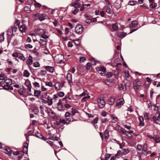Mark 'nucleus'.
<instances>
[{
  "instance_id": "1",
  "label": "nucleus",
  "mask_w": 160,
  "mask_h": 160,
  "mask_svg": "<svg viewBox=\"0 0 160 160\" xmlns=\"http://www.w3.org/2000/svg\"><path fill=\"white\" fill-rule=\"evenodd\" d=\"M54 60L58 63H63L64 62V57L62 54H58L55 56Z\"/></svg>"
},
{
  "instance_id": "2",
  "label": "nucleus",
  "mask_w": 160,
  "mask_h": 160,
  "mask_svg": "<svg viewBox=\"0 0 160 160\" xmlns=\"http://www.w3.org/2000/svg\"><path fill=\"white\" fill-rule=\"evenodd\" d=\"M142 83L141 81L135 80L133 82V88L136 92L139 87L141 85Z\"/></svg>"
},
{
  "instance_id": "3",
  "label": "nucleus",
  "mask_w": 160,
  "mask_h": 160,
  "mask_svg": "<svg viewBox=\"0 0 160 160\" xmlns=\"http://www.w3.org/2000/svg\"><path fill=\"white\" fill-rule=\"evenodd\" d=\"M5 83L4 85L2 86L3 88L6 90H8L9 89V86L12 84V80L10 79L6 78L5 81Z\"/></svg>"
},
{
  "instance_id": "4",
  "label": "nucleus",
  "mask_w": 160,
  "mask_h": 160,
  "mask_svg": "<svg viewBox=\"0 0 160 160\" xmlns=\"http://www.w3.org/2000/svg\"><path fill=\"white\" fill-rule=\"evenodd\" d=\"M75 30L77 33L81 34L83 32V28L82 25H78L76 27Z\"/></svg>"
},
{
  "instance_id": "5",
  "label": "nucleus",
  "mask_w": 160,
  "mask_h": 160,
  "mask_svg": "<svg viewBox=\"0 0 160 160\" xmlns=\"http://www.w3.org/2000/svg\"><path fill=\"white\" fill-rule=\"evenodd\" d=\"M98 105L100 108H102L105 107V102L103 99L101 98L98 99Z\"/></svg>"
},
{
  "instance_id": "6",
  "label": "nucleus",
  "mask_w": 160,
  "mask_h": 160,
  "mask_svg": "<svg viewBox=\"0 0 160 160\" xmlns=\"http://www.w3.org/2000/svg\"><path fill=\"white\" fill-rule=\"evenodd\" d=\"M35 17H37L38 18L39 20L42 21L44 20L45 19V17L46 15L45 14H42L40 13H37L34 15Z\"/></svg>"
},
{
  "instance_id": "7",
  "label": "nucleus",
  "mask_w": 160,
  "mask_h": 160,
  "mask_svg": "<svg viewBox=\"0 0 160 160\" xmlns=\"http://www.w3.org/2000/svg\"><path fill=\"white\" fill-rule=\"evenodd\" d=\"M57 108L58 110L60 111H64V108H63L62 104V102L61 99H59L58 102L57 103Z\"/></svg>"
},
{
  "instance_id": "8",
  "label": "nucleus",
  "mask_w": 160,
  "mask_h": 160,
  "mask_svg": "<svg viewBox=\"0 0 160 160\" xmlns=\"http://www.w3.org/2000/svg\"><path fill=\"white\" fill-rule=\"evenodd\" d=\"M124 99L123 98H121L117 101L116 106L120 108L121 106L124 103Z\"/></svg>"
},
{
  "instance_id": "9",
  "label": "nucleus",
  "mask_w": 160,
  "mask_h": 160,
  "mask_svg": "<svg viewBox=\"0 0 160 160\" xmlns=\"http://www.w3.org/2000/svg\"><path fill=\"white\" fill-rule=\"evenodd\" d=\"M33 62L32 58L30 56H29L28 60L27 61L26 63L29 68L30 67V66L32 65Z\"/></svg>"
},
{
  "instance_id": "10",
  "label": "nucleus",
  "mask_w": 160,
  "mask_h": 160,
  "mask_svg": "<svg viewBox=\"0 0 160 160\" xmlns=\"http://www.w3.org/2000/svg\"><path fill=\"white\" fill-rule=\"evenodd\" d=\"M79 1V0H76L72 4L71 6L76 8H79L80 6V4L78 2Z\"/></svg>"
},
{
  "instance_id": "11",
  "label": "nucleus",
  "mask_w": 160,
  "mask_h": 160,
  "mask_svg": "<svg viewBox=\"0 0 160 160\" xmlns=\"http://www.w3.org/2000/svg\"><path fill=\"white\" fill-rule=\"evenodd\" d=\"M152 119L153 120V123H157V121L160 122V115L159 114L158 117L154 116L152 117Z\"/></svg>"
},
{
  "instance_id": "12",
  "label": "nucleus",
  "mask_w": 160,
  "mask_h": 160,
  "mask_svg": "<svg viewBox=\"0 0 160 160\" xmlns=\"http://www.w3.org/2000/svg\"><path fill=\"white\" fill-rule=\"evenodd\" d=\"M45 69L47 71L51 73L53 72L54 71V69L53 67L48 66H46L45 67Z\"/></svg>"
},
{
  "instance_id": "13",
  "label": "nucleus",
  "mask_w": 160,
  "mask_h": 160,
  "mask_svg": "<svg viewBox=\"0 0 160 160\" xmlns=\"http://www.w3.org/2000/svg\"><path fill=\"white\" fill-rule=\"evenodd\" d=\"M67 78L70 84L72 82V75L70 73H68L67 75Z\"/></svg>"
},
{
  "instance_id": "14",
  "label": "nucleus",
  "mask_w": 160,
  "mask_h": 160,
  "mask_svg": "<svg viewBox=\"0 0 160 160\" xmlns=\"http://www.w3.org/2000/svg\"><path fill=\"white\" fill-rule=\"evenodd\" d=\"M28 143L27 142H25L24 143L23 147V152L26 153L28 151Z\"/></svg>"
},
{
  "instance_id": "15",
  "label": "nucleus",
  "mask_w": 160,
  "mask_h": 160,
  "mask_svg": "<svg viewBox=\"0 0 160 160\" xmlns=\"http://www.w3.org/2000/svg\"><path fill=\"white\" fill-rule=\"evenodd\" d=\"M138 119L139 121V125L142 126H144V122L143 117L142 116H139Z\"/></svg>"
},
{
  "instance_id": "16",
  "label": "nucleus",
  "mask_w": 160,
  "mask_h": 160,
  "mask_svg": "<svg viewBox=\"0 0 160 160\" xmlns=\"http://www.w3.org/2000/svg\"><path fill=\"white\" fill-rule=\"evenodd\" d=\"M153 140L156 143H159L160 142V137L157 135H154Z\"/></svg>"
},
{
  "instance_id": "17",
  "label": "nucleus",
  "mask_w": 160,
  "mask_h": 160,
  "mask_svg": "<svg viewBox=\"0 0 160 160\" xmlns=\"http://www.w3.org/2000/svg\"><path fill=\"white\" fill-rule=\"evenodd\" d=\"M142 149V153L143 154L145 155L147 150V146L146 144L145 143L143 145V148Z\"/></svg>"
},
{
  "instance_id": "18",
  "label": "nucleus",
  "mask_w": 160,
  "mask_h": 160,
  "mask_svg": "<svg viewBox=\"0 0 160 160\" xmlns=\"http://www.w3.org/2000/svg\"><path fill=\"white\" fill-rule=\"evenodd\" d=\"M138 24V22L137 21H133L132 22V23L130 24L129 27L131 28H134L136 27Z\"/></svg>"
},
{
  "instance_id": "19",
  "label": "nucleus",
  "mask_w": 160,
  "mask_h": 160,
  "mask_svg": "<svg viewBox=\"0 0 160 160\" xmlns=\"http://www.w3.org/2000/svg\"><path fill=\"white\" fill-rule=\"evenodd\" d=\"M47 101H48V105L51 106L52 104V99L49 96H48L47 98Z\"/></svg>"
},
{
  "instance_id": "20",
  "label": "nucleus",
  "mask_w": 160,
  "mask_h": 160,
  "mask_svg": "<svg viewBox=\"0 0 160 160\" xmlns=\"http://www.w3.org/2000/svg\"><path fill=\"white\" fill-rule=\"evenodd\" d=\"M39 42L41 45L42 46L46 45L47 43V41L45 39H40Z\"/></svg>"
},
{
  "instance_id": "21",
  "label": "nucleus",
  "mask_w": 160,
  "mask_h": 160,
  "mask_svg": "<svg viewBox=\"0 0 160 160\" xmlns=\"http://www.w3.org/2000/svg\"><path fill=\"white\" fill-rule=\"evenodd\" d=\"M123 155L122 152L119 150L118 151L117 153L115 155V157L119 158L120 157H122Z\"/></svg>"
},
{
  "instance_id": "22",
  "label": "nucleus",
  "mask_w": 160,
  "mask_h": 160,
  "mask_svg": "<svg viewBox=\"0 0 160 160\" xmlns=\"http://www.w3.org/2000/svg\"><path fill=\"white\" fill-rule=\"evenodd\" d=\"M106 12L109 14L111 13V10L110 6H106L104 7Z\"/></svg>"
},
{
  "instance_id": "23",
  "label": "nucleus",
  "mask_w": 160,
  "mask_h": 160,
  "mask_svg": "<svg viewBox=\"0 0 160 160\" xmlns=\"http://www.w3.org/2000/svg\"><path fill=\"white\" fill-rule=\"evenodd\" d=\"M124 82L125 83V87L126 88V89H127V87H129L130 86V82L127 79H126L124 80Z\"/></svg>"
},
{
  "instance_id": "24",
  "label": "nucleus",
  "mask_w": 160,
  "mask_h": 160,
  "mask_svg": "<svg viewBox=\"0 0 160 160\" xmlns=\"http://www.w3.org/2000/svg\"><path fill=\"white\" fill-rule=\"evenodd\" d=\"M5 151H6V153L9 155H11L12 153V151L9 147L6 148H5Z\"/></svg>"
},
{
  "instance_id": "25",
  "label": "nucleus",
  "mask_w": 160,
  "mask_h": 160,
  "mask_svg": "<svg viewBox=\"0 0 160 160\" xmlns=\"http://www.w3.org/2000/svg\"><path fill=\"white\" fill-rule=\"evenodd\" d=\"M33 111L35 114H38L39 112L38 108L37 106H34L33 108Z\"/></svg>"
},
{
  "instance_id": "26",
  "label": "nucleus",
  "mask_w": 160,
  "mask_h": 160,
  "mask_svg": "<svg viewBox=\"0 0 160 160\" xmlns=\"http://www.w3.org/2000/svg\"><path fill=\"white\" fill-rule=\"evenodd\" d=\"M97 70L98 71L102 72H105L106 71V69L105 68L103 67H101L100 68H97Z\"/></svg>"
},
{
  "instance_id": "27",
  "label": "nucleus",
  "mask_w": 160,
  "mask_h": 160,
  "mask_svg": "<svg viewBox=\"0 0 160 160\" xmlns=\"http://www.w3.org/2000/svg\"><path fill=\"white\" fill-rule=\"evenodd\" d=\"M41 91L38 90H34V95L37 97H39L41 94Z\"/></svg>"
},
{
  "instance_id": "28",
  "label": "nucleus",
  "mask_w": 160,
  "mask_h": 160,
  "mask_svg": "<svg viewBox=\"0 0 160 160\" xmlns=\"http://www.w3.org/2000/svg\"><path fill=\"white\" fill-rule=\"evenodd\" d=\"M60 84L59 83H57L54 85L55 90L56 91H58L60 88Z\"/></svg>"
},
{
  "instance_id": "29",
  "label": "nucleus",
  "mask_w": 160,
  "mask_h": 160,
  "mask_svg": "<svg viewBox=\"0 0 160 160\" xmlns=\"http://www.w3.org/2000/svg\"><path fill=\"white\" fill-rule=\"evenodd\" d=\"M19 29L21 32H24L26 31V28L25 25H22L20 26Z\"/></svg>"
},
{
  "instance_id": "30",
  "label": "nucleus",
  "mask_w": 160,
  "mask_h": 160,
  "mask_svg": "<svg viewBox=\"0 0 160 160\" xmlns=\"http://www.w3.org/2000/svg\"><path fill=\"white\" fill-rule=\"evenodd\" d=\"M72 111L71 112V113L72 115V116H74V115H75L76 113H78L79 112L75 108H72Z\"/></svg>"
},
{
  "instance_id": "31",
  "label": "nucleus",
  "mask_w": 160,
  "mask_h": 160,
  "mask_svg": "<svg viewBox=\"0 0 160 160\" xmlns=\"http://www.w3.org/2000/svg\"><path fill=\"white\" fill-rule=\"evenodd\" d=\"M25 85L28 88L32 87L30 82L28 80L25 81Z\"/></svg>"
},
{
  "instance_id": "32",
  "label": "nucleus",
  "mask_w": 160,
  "mask_h": 160,
  "mask_svg": "<svg viewBox=\"0 0 160 160\" xmlns=\"http://www.w3.org/2000/svg\"><path fill=\"white\" fill-rule=\"evenodd\" d=\"M112 28L115 31H117L118 29V26L117 23L112 24Z\"/></svg>"
},
{
  "instance_id": "33",
  "label": "nucleus",
  "mask_w": 160,
  "mask_h": 160,
  "mask_svg": "<svg viewBox=\"0 0 160 160\" xmlns=\"http://www.w3.org/2000/svg\"><path fill=\"white\" fill-rule=\"evenodd\" d=\"M7 33L8 36H11L13 35V31L11 28L8 30Z\"/></svg>"
},
{
  "instance_id": "34",
  "label": "nucleus",
  "mask_w": 160,
  "mask_h": 160,
  "mask_svg": "<svg viewBox=\"0 0 160 160\" xmlns=\"http://www.w3.org/2000/svg\"><path fill=\"white\" fill-rule=\"evenodd\" d=\"M129 152V150L127 148H124L122 150V153L123 155H126Z\"/></svg>"
},
{
  "instance_id": "35",
  "label": "nucleus",
  "mask_w": 160,
  "mask_h": 160,
  "mask_svg": "<svg viewBox=\"0 0 160 160\" xmlns=\"http://www.w3.org/2000/svg\"><path fill=\"white\" fill-rule=\"evenodd\" d=\"M50 116L52 118H55L56 117V114L54 112L51 110V112L50 113Z\"/></svg>"
},
{
  "instance_id": "36",
  "label": "nucleus",
  "mask_w": 160,
  "mask_h": 160,
  "mask_svg": "<svg viewBox=\"0 0 160 160\" xmlns=\"http://www.w3.org/2000/svg\"><path fill=\"white\" fill-rule=\"evenodd\" d=\"M30 73L28 72V71L27 70H25L23 72V75L24 76L26 77H29L30 75Z\"/></svg>"
},
{
  "instance_id": "37",
  "label": "nucleus",
  "mask_w": 160,
  "mask_h": 160,
  "mask_svg": "<svg viewBox=\"0 0 160 160\" xmlns=\"http://www.w3.org/2000/svg\"><path fill=\"white\" fill-rule=\"evenodd\" d=\"M7 78L6 76L3 73H1L0 74V80H3V79Z\"/></svg>"
},
{
  "instance_id": "38",
  "label": "nucleus",
  "mask_w": 160,
  "mask_h": 160,
  "mask_svg": "<svg viewBox=\"0 0 160 160\" xmlns=\"http://www.w3.org/2000/svg\"><path fill=\"white\" fill-rule=\"evenodd\" d=\"M115 101V100L114 98H111L108 100L109 103L110 104H113Z\"/></svg>"
},
{
  "instance_id": "39",
  "label": "nucleus",
  "mask_w": 160,
  "mask_h": 160,
  "mask_svg": "<svg viewBox=\"0 0 160 160\" xmlns=\"http://www.w3.org/2000/svg\"><path fill=\"white\" fill-rule=\"evenodd\" d=\"M126 33L124 32H121L120 33L118 34V36L119 37H122L123 38L126 36Z\"/></svg>"
},
{
  "instance_id": "40",
  "label": "nucleus",
  "mask_w": 160,
  "mask_h": 160,
  "mask_svg": "<svg viewBox=\"0 0 160 160\" xmlns=\"http://www.w3.org/2000/svg\"><path fill=\"white\" fill-rule=\"evenodd\" d=\"M157 4L155 3H152L150 5V7L151 8H154L157 7Z\"/></svg>"
},
{
  "instance_id": "41",
  "label": "nucleus",
  "mask_w": 160,
  "mask_h": 160,
  "mask_svg": "<svg viewBox=\"0 0 160 160\" xmlns=\"http://www.w3.org/2000/svg\"><path fill=\"white\" fill-rule=\"evenodd\" d=\"M104 135L105 137L106 138H108L109 136V131L108 130H106L105 131Z\"/></svg>"
},
{
  "instance_id": "42",
  "label": "nucleus",
  "mask_w": 160,
  "mask_h": 160,
  "mask_svg": "<svg viewBox=\"0 0 160 160\" xmlns=\"http://www.w3.org/2000/svg\"><path fill=\"white\" fill-rule=\"evenodd\" d=\"M92 64L90 62H88L87 64L86 68L87 70H90L91 69Z\"/></svg>"
},
{
  "instance_id": "43",
  "label": "nucleus",
  "mask_w": 160,
  "mask_h": 160,
  "mask_svg": "<svg viewBox=\"0 0 160 160\" xmlns=\"http://www.w3.org/2000/svg\"><path fill=\"white\" fill-rule=\"evenodd\" d=\"M98 117H97L94 118V120L92 121V124H95L97 123L98 121Z\"/></svg>"
},
{
  "instance_id": "44",
  "label": "nucleus",
  "mask_w": 160,
  "mask_h": 160,
  "mask_svg": "<svg viewBox=\"0 0 160 160\" xmlns=\"http://www.w3.org/2000/svg\"><path fill=\"white\" fill-rule=\"evenodd\" d=\"M73 42L74 43L77 45H79L80 44V39H78L77 40H73Z\"/></svg>"
},
{
  "instance_id": "45",
  "label": "nucleus",
  "mask_w": 160,
  "mask_h": 160,
  "mask_svg": "<svg viewBox=\"0 0 160 160\" xmlns=\"http://www.w3.org/2000/svg\"><path fill=\"white\" fill-rule=\"evenodd\" d=\"M137 148L139 151H141L142 148V146L140 144H138L137 146Z\"/></svg>"
},
{
  "instance_id": "46",
  "label": "nucleus",
  "mask_w": 160,
  "mask_h": 160,
  "mask_svg": "<svg viewBox=\"0 0 160 160\" xmlns=\"http://www.w3.org/2000/svg\"><path fill=\"white\" fill-rule=\"evenodd\" d=\"M4 34V33L3 32L1 35H0V42H2L3 41L4 39V37L3 36Z\"/></svg>"
},
{
  "instance_id": "47",
  "label": "nucleus",
  "mask_w": 160,
  "mask_h": 160,
  "mask_svg": "<svg viewBox=\"0 0 160 160\" xmlns=\"http://www.w3.org/2000/svg\"><path fill=\"white\" fill-rule=\"evenodd\" d=\"M41 37L43 38L44 39H46L48 38V37L45 34V33L42 34L41 35Z\"/></svg>"
},
{
  "instance_id": "48",
  "label": "nucleus",
  "mask_w": 160,
  "mask_h": 160,
  "mask_svg": "<svg viewBox=\"0 0 160 160\" xmlns=\"http://www.w3.org/2000/svg\"><path fill=\"white\" fill-rule=\"evenodd\" d=\"M111 117L112 119L115 121V122L117 121L118 119L117 117H115L114 115L111 114Z\"/></svg>"
},
{
  "instance_id": "49",
  "label": "nucleus",
  "mask_w": 160,
  "mask_h": 160,
  "mask_svg": "<svg viewBox=\"0 0 160 160\" xmlns=\"http://www.w3.org/2000/svg\"><path fill=\"white\" fill-rule=\"evenodd\" d=\"M33 65L35 67H40V64L38 62H36L33 63Z\"/></svg>"
},
{
  "instance_id": "50",
  "label": "nucleus",
  "mask_w": 160,
  "mask_h": 160,
  "mask_svg": "<svg viewBox=\"0 0 160 160\" xmlns=\"http://www.w3.org/2000/svg\"><path fill=\"white\" fill-rule=\"evenodd\" d=\"M136 2L135 1H130L129 2L128 4L129 5L133 6L136 4Z\"/></svg>"
},
{
  "instance_id": "51",
  "label": "nucleus",
  "mask_w": 160,
  "mask_h": 160,
  "mask_svg": "<svg viewBox=\"0 0 160 160\" xmlns=\"http://www.w3.org/2000/svg\"><path fill=\"white\" fill-rule=\"evenodd\" d=\"M86 60V58L85 57H81L80 58V62H83Z\"/></svg>"
},
{
  "instance_id": "52",
  "label": "nucleus",
  "mask_w": 160,
  "mask_h": 160,
  "mask_svg": "<svg viewBox=\"0 0 160 160\" xmlns=\"http://www.w3.org/2000/svg\"><path fill=\"white\" fill-rule=\"evenodd\" d=\"M45 84L46 86H48L50 87H52L53 85L52 83L51 82H45Z\"/></svg>"
},
{
  "instance_id": "53",
  "label": "nucleus",
  "mask_w": 160,
  "mask_h": 160,
  "mask_svg": "<svg viewBox=\"0 0 160 160\" xmlns=\"http://www.w3.org/2000/svg\"><path fill=\"white\" fill-rule=\"evenodd\" d=\"M111 156V154L107 153L105 155L104 159H106L107 160H108V159L110 158Z\"/></svg>"
},
{
  "instance_id": "54",
  "label": "nucleus",
  "mask_w": 160,
  "mask_h": 160,
  "mask_svg": "<svg viewBox=\"0 0 160 160\" xmlns=\"http://www.w3.org/2000/svg\"><path fill=\"white\" fill-rule=\"evenodd\" d=\"M38 31L39 32V33L42 35V34L46 33V31L43 29H39L38 30Z\"/></svg>"
},
{
  "instance_id": "55",
  "label": "nucleus",
  "mask_w": 160,
  "mask_h": 160,
  "mask_svg": "<svg viewBox=\"0 0 160 160\" xmlns=\"http://www.w3.org/2000/svg\"><path fill=\"white\" fill-rule=\"evenodd\" d=\"M64 93L62 92H59L58 93V96L61 97H63L64 96Z\"/></svg>"
},
{
  "instance_id": "56",
  "label": "nucleus",
  "mask_w": 160,
  "mask_h": 160,
  "mask_svg": "<svg viewBox=\"0 0 160 160\" xmlns=\"http://www.w3.org/2000/svg\"><path fill=\"white\" fill-rule=\"evenodd\" d=\"M35 6L37 8H40L41 6V5L40 3L37 2L36 1H35Z\"/></svg>"
},
{
  "instance_id": "57",
  "label": "nucleus",
  "mask_w": 160,
  "mask_h": 160,
  "mask_svg": "<svg viewBox=\"0 0 160 160\" xmlns=\"http://www.w3.org/2000/svg\"><path fill=\"white\" fill-rule=\"evenodd\" d=\"M124 73L125 77L127 78H128L129 77V74L128 72L127 71H124Z\"/></svg>"
},
{
  "instance_id": "58",
  "label": "nucleus",
  "mask_w": 160,
  "mask_h": 160,
  "mask_svg": "<svg viewBox=\"0 0 160 160\" xmlns=\"http://www.w3.org/2000/svg\"><path fill=\"white\" fill-rule=\"evenodd\" d=\"M58 98V97L56 95L54 94L53 96V99L54 102H56Z\"/></svg>"
},
{
  "instance_id": "59",
  "label": "nucleus",
  "mask_w": 160,
  "mask_h": 160,
  "mask_svg": "<svg viewBox=\"0 0 160 160\" xmlns=\"http://www.w3.org/2000/svg\"><path fill=\"white\" fill-rule=\"evenodd\" d=\"M46 73V71L44 70H41L40 75H44Z\"/></svg>"
},
{
  "instance_id": "60",
  "label": "nucleus",
  "mask_w": 160,
  "mask_h": 160,
  "mask_svg": "<svg viewBox=\"0 0 160 160\" xmlns=\"http://www.w3.org/2000/svg\"><path fill=\"white\" fill-rule=\"evenodd\" d=\"M33 85L36 87H39L40 85L39 83L37 82H35L33 83Z\"/></svg>"
},
{
  "instance_id": "61",
  "label": "nucleus",
  "mask_w": 160,
  "mask_h": 160,
  "mask_svg": "<svg viewBox=\"0 0 160 160\" xmlns=\"http://www.w3.org/2000/svg\"><path fill=\"white\" fill-rule=\"evenodd\" d=\"M66 122V120L64 119H60L59 120V122L64 124H67Z\"/></svg>"
},
{
  "instance_id": "62",
  "label": "nucleus",
  "mask_w": 160,
  "mask_h": 160,
  "mask_svg": "<svg viewBox=\"0 0 160 160\" xmlns=\"http://www.w3.org/2000/svg\"><path fill=\"white\" fill-rule=\"evenodd\" d=\"M148 114L147 113H146L144 115V118L148 120H149V118L148 117Z\"/></svg>"
},
{
  "instance_id": "63",
  "label": "nucleus",
  "mask_w": 160,
  "mask_h": 160,
  "mask_svg": "<svg viewBox=\"0 0 160 160\" xmlns=\"http://www.w3.org/2000/svg\"><path fill=\"white\" fill-rule=\"evenodd\" d=\"M101 122L102 123H105L108 121V120L106 118H104L102 119L101 120Z\"/></svg>"
},
{
  "instance_id": "64",
  "label": "nucleus",
  "mask_w": 160,
  "mask_h": 160,
  "mask_svg": "<svg viewBox=\"0 0 160 160\" xmlns=\"http://www.w3.org/2000/svg\"><path fill=\"white\" fill-rule=\"evenodd\" d=\"M107 115V113L105 111H102L101 113V115L103 117H106Z\"/></svg>"
}]
</instances>
